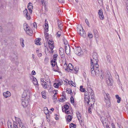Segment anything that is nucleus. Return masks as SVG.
Here are the masks:
<instances>
[{"label": "nucleus", "mask_w": 128, "mask_h": 128, "mask_svg": "<svg viewBox=\"0 0 128 128\" xmlns=\"http://www.w3.org/2000/svg\"><path fill=\"white\" fill-rule=\"evenodd\" d=\"M90 60V71L92 75L94 76H99V69L97 62H96V61L93 62L91 58Z\"/></svg>", "instance_id": "f257e3e1"}, {"label": "nucleus", "mask_w": 128, "mask_h": 128, "mask_svg": "<svg viewBox=\"0 0 128 128\" xmlns=\"http://www.w3.org/2000/svg\"><path fill=\"white\" fill-rule=\"evenodd\" d=\"M29 92L27 90L25 91L22 96V104L24 107L28 105L29 101Z\"/></svg>", "instance_id": "f03ea898"}, {"label": "nucleus", "mask_w": 128, "mask_h": 128, "mask_svg": "<svg viewBox=\"0 0 128 128\" xmlns=\"http://www.w3.org/2000/svg\"><path fill=\"white\" fill-rule=\"evenodd\" d=\"M24 29L26 34L30 36H32L33 33L32 31L29 26L28 24L26 23L24 24Z\"/></svg>", "instance_id": "7ed1b4c3"}, {"label": "nucleus", "mask_w": 128, "mask_h": 128, "mask_svg": "<svg viewBox=\"0 0 128 128\" xmlns=\"http://www.w3.org/2000/svg\"><path fill=\"white\" fill-rule=\"evenodd\" d=\"M78 33L82 36L85 38L86 36L85 32L83 30L82 27L81 26H79L77 28Z\"/></svg>", "instance_id": "20e7f679"}, {"label": "nucleus", "mask_w": 128, "mask_h": 128, "mask_svg": "<svg viewBox=\"0 0 128 128\" xmlns=\"http://www.w3.org/2000/svg\"><path fill=\"white\" fill-rule=\"evenodd\" d=\"M104 100L106 103V105L107 106L109 107H110V103L109 98H110L109 94L108 93L106 94V93H104Z\"/></svg>", "instance_id": "39448f33"}, {"label": "nucleus", "mask_w": 128, "mask_h": 128, "mask_svg": "<svg viewBox=\"0 0 128 128\" xmlns=\"http://www.w3.org/2000/svg\"><path fill=\"white\" fill-rule=\"evenodd\" d=\"M108 75L106 76V82L107 84L110 86H112V81L111 78H110V73H107Z\"/></svg>", "instance_id": "423d86ee"}, {"label": "nucleus", "mask_w": 128, "mask_h": 128, "mask_svg": "<svg viewBox=\"0 0 128 128\" xmlns=\"http://www.w3.org/2000/svg\"><path fill=\"white\" fill-rule=\"evenodd\" d=\"M74 50L76 54L79 56H82L83 54V52L82 51L81 48L80 47H76Z\"/></svg>", "instance_id": "0eeeda50"}, {"label": "nucleus", "mask_w": 128, "mask_h": 128, "mask_svg": "<svg viewBox=\"0 0 128 128\" xmlns=\"http://www.w3.org/2000/svg\"><path fill=\"white\" fill-rule=\"evenodd\" d=\"M23 14L28 20H30V14L28 13V11L26 8L23 11Z\"/></svg>", "instance_id": "6e6552de"}, {"label": "nucleus", "mask_w": 128, "mask_h": 128, "mask_svg": "<svg viewBox=\"0 0 128 128\" xmlns=\"http://www.w3.org/2000/svg\"><path fill=\"white\" fill-rule=\"evenodd\" d=\"M95 102V97L91 98L89 100V104L88 105L90 107H92L94 104Z\"/></svg>", "instance_id": "1a4fd4ad"}, {"label": "nucleus", "mask_w": 128, "mask_h": 128, "mask_svg": "<svg viewBox=\"0 0 128 128\" xmlns=\"http://www.w3.org/2000/svg\"><path fill=\"white\" fill-rule=\"evenodd\" d=\"M15 117V118L16 121L17 123H18V124H19L20 128L21 127L24 126L23 124L22 123L21 120L20 118H16V117Z\"/></svg>", "instance_id": "9d476101"}, {"label": "nucleus", "mask_w": 128, "mask_h": 128, "mask_svg": "<svg viewBox=\"0 0 128 128\" xmlns=\"http://www.w3.org/2000/svg\"><path fill=\"white\" fill-rule=\"evenodd\" d=\"M65 49L66 54L68 55H70V48L68 44L67 46H65Z\"/></svg>", "instance_id": "9b49d317"}, {"label": "nucleus", "mask_w": 128, "mask_h": 128, "mask_svg": "<svg viewBox=\"0 0 128 128\" xmlns=\"http://www.w3.org/2000/svg\"><path fill=\"white\" fill-rule=\"evenodd\" d=\"M93 60H92L93 62L96 61V62H98V57L97 54L95 52H94L92 55Z\"/></svg>", "instance_id": "f8f14e48"}, {"label": "nucleus", "mask_w": 128, "mask_h": 128, "mask_svg": "<svg viewBox=\"0 0 128 128\" xmlns=\"http://www.w3.org/2000/svg\"><path fill=\"white\" fill-rule=\"evenodd\" d=\"M100 18L101 20H103L104 18V16L103 15L102 12V10L101 8H100L98 10V12Z\"/></svg>", "instance_id": "ddd939ff"}, {"label": "nucleus", "mask_w": 128, "mask_h": 128, "mask_svg": "<svg viewBox=\"0 0 128 128\" xmlns=\"http://www.w3.org/2000/svg\"><path fill=\"white\" fill-rule=\"evenodd\" d=\"M32 4L30 2L28 5V8L30 13L32 14Z\"/></svg>", "instance_id": "4468645a"}, {"label": "nucleus", "mask_w": 128, "mask_h": 128, "mask_svg": "<svg viewBox=\"0 0 128 128\" xmlns=\"http://www.w3.org/2000/svg\"><path fill=\"white\" fill-rule=\"evenodd\" d=\"M3 95L5 98H6L10 96L11 94L9 92L7 91L3 93Z\"/></svg>", "instance_id": "2eb2a0df"}, {"label": "nucleus", "mask_w": 128, "mask_h": 128, "mask_svg": "<svg viewBox=\"0 0 128 128\" xmlns=\"http://www.w3.org/2000/svg\"><path fill=\"white\" fill-rule=\"evenodd\" d=\"M90 98V96H85L84 97L85 102L87 103L88 105V104H89Z\"/></svg>", "instance_id": "dca6fc26"}, {"label": "nucleus", "mask_w": 128, "mask_h": 128, "mask_svg": "<svg viewBox=\"0 0 128 128\" xmlns=\"http://www.w3.org/2000/svg\"><path fill=\"white\" fill-rule=\"evenodd\" d=\"M99 75L100 76V77L101 79H102L104 77V74L102 70H100V72H99Z\"/></svg>", "instance_id": "f3484780"}, {"label": "nucleus", "mask_w": 128, "mask_h": 128, "mask_svg": "<svg viewBox=\"0 0 128 128\" xmlns=\"http://www.w3.org/2000/svg\"><path fill=\"white\" fill-rule=\"evenodd\" d=\"M59 53L60 56H64V50L62 48H60V49Z\"/></svg>", "instance_id": "a211bd4d"}, {"label": "nucleus", "mask_w": 128, "mask_h": 128, "mask_svg": "<svg viewBox=\"0 0 128 128\" xmlns=\"http://www.w3.org/2000/svg\"><path fill=\"white\" fill-rule=\"evenodd\" d=\"M89 94H90L91 98L93 97H95L94 96V93L93 91L91 89H90L88 92Z\"/></svg>", "instance_id": "6ab92c4d"}, {"label": "nucleus", "mask_w": 128, "mask_h": 128, "mask_svg": "<svg viewBox=\"0 0 128 128\" xmlns=\"http://www.w3.org/2000/svg\"><path fill=\"white\" fill-rule=\"evenodd\" d=\"M32 81L33 83L34 84V85H36L38 84V82L37 79L36 78H33Z\"/></svg>", "instance_id": "aec40b11"}, {"label": "nucleus", "mask_w": 128, "mask_h": 128, "mask_svg": "<svg viewBox=\"0 0 128 128\" xmlns=\"http://www.w3.org/2000/svg\"><path fill=\"white\" fill-rule=\"evenodd\" d=\"M20 43L22 47H24V40L22 38H20Z\"/></svg>", "instance_id": "412c9836"}, {"label": "nucleus", "mask_w": 128, "mask_h": 128, "mask_svg": "<svg viewBox=\"0 0 128 128\" xmlns=\"http://www.w3.org/2000/svg\"><path fill=\"white\" fill-rule=\"evenodd\" d=\"M116 98L117 100H117V102L118 103H119L121 101L120 98L119 96L118 95L116 94Z\"/></svg>", "instance_id": "4be33fe9"}, {"label": "nucleus", "mask_w": 128, "mask_h": 128, "mask_svg": "<svg viewBox=\"0 0 128 128\" xmlns=\"http://www.w3.org/2000/svg\"><path fill=\"white\" fill-rule=\"evenodd\" d=\"M44 26V28L45 31L46 32H48V24H45Z\"/></svg>", "instance_id": "5701e85b"}, {"label": "nucleus", "mask_w": 128, "mask_h": 128, "mask_svg": "<svg viewBox=\"0 0 128 128\" xmlns=\"http://www.w3.org/2000/svg\"><path fill=\"white\" fill-rule=\"evenodd\" d=\"M44 36L46 40L48 41V39L49 38V35L48 33H44Z\"/></svg>", "instance_id": "b1692460"}, {"label": "nucleus", "mask_w": 128, "mask_h": 128, "mask_svg": "<svg viewBox=\"0 0 128 128\" xmlns=\"http://www.w3.org/2000/svg\"><path fill=\"white\" fill-rule=\"evenodd\" d=\"M74 69V66L71 64H70L68 65V70H72Z\"/></svg>", "instance_id": "393cba45"}, {"label": "nucleus", "mask_w": 128, "mask_h": 128, "mask_svg": "<svg viewBox=\"0 0 128 128\" xmlns=\"http://www.w3.org/2000/svg\"><path fill=\"white\" fill-rule=\"evenodd\" d=\"M44 113L45 114H48V112L49 111L47 108L46 107H45L44 108Z\"/></svg>", "instance_id": "a878e982"}, {"label": "nucleus", "mask_w": 128, "mask_h": 128, "mask_svg": "<svg viewBox=\"0 0 128 128\" xmlns=\"http://www.w3.org/2000/svg\"><path fill=\"white\" fill-rule=\"evenodd\" d=\"M76 114L77 118L78 120L80 119L81 118V115L79 112H76Z\"/></svg>", "instance_id": "bb28decb"}, {"label": "nucleus", "mask_w": 128, "mask_h": 128, "mask_svg": "<svg viewBox=\"0 0 128 128\" xmlns=\"http://www.w3.org/2000/svg\"><path fill=\"white\" fill-rule=\"evenodd\" d=\"M72 117L71 115H69L68 116V120L69 122H70L72 120Z\"/></svg>", "instance_id": "cd10ccee"}, {"label": "nucleus", "mask_w": 128, "mask_h": 128, "mask_svg": "<svg viewBox=\"0 0 128 128\" xmlns=\"http://www.w3.org/2000/svg\"><path fill=\"white\" fill-rule=\"evenodd\" d=\"M70 128H75L76 127V125L72 123H71L70 125Z\"/></svg>", "instance_id": "c85d7f7f"}, {"label": "nucleus", "mask_w": 128, "mask_h": 128, "mask_svg": "<svg viewBox=\"0 0 128 128\" xmlns=\"http://www.w3.org/2000/svg\"><path fill=\"white\" fill-rule=\"evenodd\" d=\"M56 62L55 60L53 61V60L51 61V64L53 67L55 65Z\"/></svg>", "instance_id": "c756f323"}, {"label": "nucleus", "mask_w": 128, "mask_h": 128, "mask_svg": "<svg viewBox=\"0 0 128 128\" xmlns=\"http://www.w3.org/2000/svg\"><path fill=\"white\" fill-rule=\"evenodd\" d=\"M66 99V97L64 96H63V97L62 98H60L59 100V101L60 102H63Z\"/></svg>", "instance_id": "7c9ffc66"}, {"label": "nucleus", "mask_w": 128, "mask_h": 128, "mask_svg": "<svg viewBox=\"0 0 128 128\" xmlns=\"http://www.w3.org/2000/svg\"><path fill=\"white\" fill-rule=\"evenodd\" d=\"M64 68L65 69V70H67L68 71V66L67 65V64L66 62L64 64Z\"/></svg>", "instance_id": "2f4dec72"}, {"label": "nucleus", "mask_w": 128, "mask_h": 128, "mask_svg": "<svg viewBox=\"0 0 128 128\" xmlns=\"http://www.w3.org/2000/svg\"><path fill=\"white\" fill-rule=\"evenodd\" d=\"M72 90L70 88H67L66 92L68 94H72Z\"/></svg>", "instance_id": "473e14b6"}, {"label": "nucleus", "mask_w": 128, "mask_h": 128, "mask_svg": "<svg viewBox=\"0 0 128 128\" xmlns=\"http://www.w3.org/2000/svg\"><path fill=\"white\" fill-rule=\"evenodd\" d=\"M48 46L50 49L51 50H53L54 47V44L49 45Z\"/></svg>", "instance_id": "72a5a7b5"}, {"label": "nucleus", "mask_w": 128, "mask_h": 128, "mask_svg": "<svg viewBox=\"0 0 128 128\" xmlns=\"http://www.w3.org/2000/svg\"><path fill=\"white\" fill-rule=\"evenodd\" d=\"M40 40L38 39L36 41L35 44L37 45H40Z\"/></svg>", "instance_id": "f704fd0d"}, {"label": "nucleus", "mask_w": 128, "mask_h": 128, "mask_svg": "<svg viewBox=\"0 0 128 128\" xmlns=\"http://www.w3.org/2000/svg\"><path fill=\"white\" fill-rule=\"evenodd\" d=\"M12 124L11 122H9L8 123V128H12Z\"/></svg>", "instance_id": "c9c22d12"}, {"label": "nucleus", "mask_w": 128, "mask_h": 128, "mask_svg": "<svg viewBox=\"0 0 128 128\" xmlns=\"http://www.w3.org/2000/svg\"><path fill=\"white\" fill-rule=\"evenodd\" d=\"M64 108L67 110L68 109L69 106L68 104H66L64 105Z\"/></svg>", "instance_id": "e433bc0d"}, {"label": "nucleus", "mask_w": 128, "mask_h": 128, "mask_svg": "<svg viewBox=\"0 0 128 128\" xmlns=\"http://www.w3.org/2000/svg\"><path fill=\"white\" fill-rule=\"evenodd\" d=\"M61 32H58L56 33L57 36L58 37H60L61 35Z\"/></svg>", "instance_id": "4c0bfd02"}, {"label": "nucleus", "mask_w": 128, "mask_h": 128, "mask_svg": "<svg viewBox=\"0 0 128 128\" xmlns=\"http://www.w3.org/2000/svg\"><path fill=\"white\" fill-rule=\"evenodd\" d=\"M46 76L47 78L46 79V78L45 79V81H46L47 82H50V80L48 78V76Z\"/></svg>", "instance_id": "58836bf2"}, {"label": "nucleus", "mask_w": 128, "mask_h": 128, "mask_svg": "<svg viewBox=\"0 0 128 128\" xmlns=\"http://www.w3.org/2000/svg\"><path fill=\"white\" fill-rule=\"evenodd\" d=\"M70 102L72 103H74V101L73 97L72 96H71L70 98Z\"/></svg>", "instance_id": "ea45409f"}, {"label": "nucleus", "mask_w": 128, "mask_h": 128, "mask_svg": "<svg viewBox=\"0 0 128 128\" xmlns=\"http://www.w3.org/2000/svg\"><path fill=\"white\" fill-rule=\"evenodd\" d=\"M57 84H58V86H60L62 85L63 84V82L62 81H59L58 82V83H57Z\"/></svg>", "instance_id": "a19ab883"}, {"label": "nucleus", "mask_w": 128, "mask_h": 128, "mask_svg": "<svg viewBox=\"0 0 128 128\" xmlns=\"http://www.w3.org/2000/svg\"><path fill=\"white\" fill-rule=\"evenodd\" d=\"M58 26L59 27L60 29L62 30L61 29V28L62 26V24H61V23H60L59 22H58Z\"/></svg>", "instance_id": "79ce46f5"}, {"label": "nucleus", "mask_w": 128, "mask_h": 128, "mask_svg": "<svg viewBox=\"0 0 128 128\" xmlns=\"http://www.w3.org/2000/svg\"><path fill=\"white\" fill-rule=\"evenodd\" d=\"M58 84H57L56 83H54V86L55 88H58Z\"/></svg>", "instance_id": "37998d69"}, {"label": "nucleus", "mask_w": 128, "mask_h": 128, "mask_svg": "<svg viewBox=\"0 0 128 128\" xmlns=\"http://www.w3.org/2000/svg\"><path fill=\"white\" fill-rule=\"evenodd\" d=\"M58 56V55L57 54H55L54 56V60L55 61L57 59V57Z\"/></svg>", "instance_id": "c03bdc74"}, {"label": "nucleus", "mask_w": 128, "mask_h": 128, "mask_svg": "<svg viewBox=\"0 0 128 128\" xmlns=\"http://www.w3.org/2000/svg\"><path fill=\"white\" fill-rule=\"evenodd\" d=\"M41 1L42 4H44L45 5V4L47 0H41Z\"/></svg>", "instance_id": "a18cd8bd"}, {"label": "nucleus", "mask_w": 128, "mask_h": 128, "mask_svg": "<svg viewBox=\"0 0 128 128\" xmlns=\"http://www.w3.org/2000/svg\"><path fill=\"white\" fill-rule=\"evenodd\" d=\"M57 93L55 92L54 95L53 96V99L55 100L56 99H57V96H56V94H57Z\"/></svg>", "instance_id": "49530a36"}, {"label": "nucleus", "mask_w": 128, "mask_h": 128, "mask_svg": "<svg viewBox=\"0 0 128 128\" xmlns=\"http://www.w3.org/2000/svg\"><path fill=\"white\" fill-rule=\"evenodd\" d=\"M52 44H54V42L52 41H51L50 40L48 42V45L50 44V45Z\"/></svg>", "instance_id": "de8ad7c7"}, {"label": "nucleus", "mask_w": 128, "mask_h": 128, "mask_svg": "<svg viewBox=\"0 0 128 128\" xmlns=\"http://www.w3.org/2000/svg\"><path fill=\"white\" fill-rule=\"evenodd\" d=\"M41 84L42 86H44V85H46L47 84V83L46 82L44 81V82H43L42 83L41 82Z\"/></svg>", "instance_id": "09e8293b"}, {"label": "nucleus", "mask_w": 128, "mask_h": 128, "mask_svg": "<svg viewBox=\"0 0 128 128\" xmlns=\"http://www.w3.org/2000/svg\"><path fill=\"white\" fill-rule=\"evenodd\" d=\"M41 84L42 86H44V85H46L47 84V83L46 82L44 81V82H43L42 83L41 82Z\"/></svg>", "instance_id": "8fccbe9b"}, {"label": "nucleus", "mask_w": 128, "mask_h": 128, "mask_svg": "<svg viewBox=\"0 0 128 128\" xmlns=\"http://www.w3.org/2000/svg\"><path fill=\"white\" fill-rule=\"evenodd\" d=\"M44 61L45 62L46 64L48 62V58H46L44 59Z\"/></svg>", "instance_id": "3c124183"}, {"label": "nucleus", "mask_w": 128, "mask_h": 128, "mask_svg": "<svg viewBox=\"0 0 128 128\" xmlns=\"http://www.w3.org/2000/svg\"><path fill=\"white\" fill-rule=\"evenodd\" d=\"M88 36L89 38H92L93 37L92 35L91 34H89Z\"/></svg>", "instance_id": "603ef678"}, {"label": "nucleus", "mask_w": 128, "mask_h": 128, "mask_svg": "<svg viewBox=\"0 0 128 128\" xmlns=\"http://www.w3.org/2000/svg\"><path fill=\"white\" fill-rule=\"evenodd\" d=\"M44 92H42V97L44 98H46V96L44 95V94H44Z\"/></svg>", "instance_id": "864d4df0"}, {"label": "nucleus", "mask_w": 128, "mask_h": 128, "mask_svg": "<svg viewBox=\"0 0 128 128\" xmlns=\"http://www.w3.org/2000/svg\"><path fill=\"white\" fill-rule=\"evenodd\" d=\"M88 94H89L88 92H85V94H84L85 96L87 97V96H88Z\"/></svg>", "instance_id": "5fc2aeb1"}, {"label": "nucleus", "mask_w": 128, "mask_h": 128, "mask_svg": "<svg viewBox=\"0 0 128 128\" xmlns=\"http://www.w3.org/2000/svg\"><path fill=\"white\" fill-rule=\"evenodd\" d=\"M126 8L127 10H128V0H126Z\"/></svg>", "instance_id": "6e6d98bb"}, {"label": "nucleus", "mask_w": 128, "mask_h": 128, "mask_svg": "<svg viewBox=\"0 0 128 128\" xmlns=\"http://www.w3.org/2000/svg\"><path fill=\"white\" fill-rule=\"evenodd\" d=\"M33 26L34 28L37 27V25L36 22H34L33 24Z\"/></svg>", "instance_id": "4d7b16f0"}, {"label": "nucleus", "mask_w": 128, "mask_h": 128, "mask_svg": "<svg viewBox=\"0 0 128 128\" xmlns=\"http://www.w3.org/2000/svg\"><path fill=\"white\" fill-rule=\"evenodd\" d=\"M80 90L82 92H84L85 91V88H82V89Z\"/></svg>", "instance_id": "13d9d810"}, {"label": "nucleus", "mask_w": 128, "mask_h": 128, "mask_svg": "<svg viewBox=\"0 0 128 128\" xmlns=\"http://www.w3.org/2000/svg\"><path fill=\"white\" fill-rule=\"evenodd\" d=\"M90 106H89V107L88 108V113L90 114H91L92 113V112L91 111H90V110L91 109V108H90Z\"/></svg>", "instance_id": "bf43d9fd"}, {"label": "nucleus", "mask_w": 128, "mask_h": 128, "mask_svg": "<svg viewBox=\"0 0 128 128\" xmlns=\"http://www.w3.org/2000/svg\"><path fill=\"white\" fill-rule=\"evenodd\" d=\"M32 74L34 75L36 74V73L35 71L34 70H33L32 72Z\"/></svg>", "instance_id": "052dcab7"}, {"label": "nucleus", "mask_w": 128, "mask_h": 128, "mask_svg": "<svg viewBox=\"0 0 128 128\" xmlns=\"http://www.w3.org/2000/svg\"><path fill=\"white\" fill-rule=\"evenodd\" d=\"M85 22H86V24L88 26L89 24V23L88 22V20L86 19L85 20Z\"/></svg>", "instance_id": "680f3d73"}, {"label": "nucleus", "mask_w": 128, "mask_h": 128, "mask_svg": "<svg viewBox=\"0 0 128 128\" xmlns=\"http://www.w3.org/2000/svg\"><path fill=\"white\" fill-rule=\"evenodd\" d=\"M14 128H18V126L16 124H14Z\"/></svg>", "instance_id": "e2e57ef3"}, {"label": "nucleus", "mask_w": 128, "mask_h": 128, "mask_svg": "<svg viewBox=\"0 0 128 128\" xmlns=\"http://www.w3.org/2000/svg\"><path fill=\"white\" fill-rule=\"evenodd\" d=\"M58 0L59 2L61 3H64V0Z\"/></svg>", "instance_id": "0e129e2a"}, {"label": "nucleus", "mask_w": 128, "mask_h": 128, "mask_svg": "<svg viewBox=\"0 0 128 128\" xmlns=\"http://www.w3.org/2000/svg\"><path fill=\"white\" fill-rule=\"evenodd\" d=\"M48 86L47 84H46L45 85H44V86L43 87L45 89H46L48 88Z\"/></svg>", "instance_id": "69168bd1"}, {"label": "nucleus", "mask_w": 128, "mask_h": 128, "mask_svg": "<svg viewBox=\"0 0 128 128\" xmlns=\"http://www.w3.org/2000/svg\"><path fill=\"white\" fill-rule=\"evenodd\" d=\"M60 13H62L61 11L59 10L58 11V15H61V14Z\"/></svg>", "instance_id": "338daca9"}, {"label": "nucleus", "mask_w": 128, "mask_h": 128, "mask_svg": "<svg viewBox=\"0 0 128 128\" xmlns=\"http://www.w3.org/2000/svg\"><path fill=\"white\" fill-rule=\"evenodd\" d=\"M98 1L99 4H101L102 2V0H98Z\"/></svg>", "instance_id": "774afa93"}]
</instances>
